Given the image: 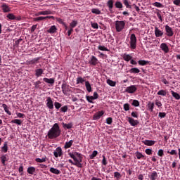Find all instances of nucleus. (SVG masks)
<instances>
[{
    "mask_svg": "<svg viewBox=\"0 0 180 180\" xmlns=\"http://www.w3.org/2000/svg\"><path fill=\"white\" fill-rule=\"evenodd\" d=\"M98 155V152L96 150H94L92 154L89 155L90 160H94L95 157Z\"/></svg>",
    "mask_w": 180,
    "mask_h": 180,
    "instance_id": "48",
    "label": "nucleus"
},
{
    "mask_svg": "<svg viewBox=\"0 0 180 180\" xmlns=\"http://www.w3.org/2000/svg\"><path fill=\"white\" fill-rule=\"evenodd\" d=\"M123 108H124V110L127 112L128 110H130V104L125 103V104H124Z\"/></svg>",
    "mask_w": 180,
    "mask_h": 180,
    "instance_id": "54",
    "label": "nucleus"
},
{
    "mask_svg": "<svg viewBox=\"0 0 180 180\" xmlns=\"http://www.w3.org/2000/svg\"><path fill=\"white\" fill-rule=\"evenodd\" d=\"M85 79L81 77L77 78V84H84Z\"/></svg>",
    "mask_w": 180,
    "mask_h": 180,
    "instance_id": "51",
    "label": "nucleus"
},
{
    "mask_svg": "<svg viewBox=\"0 0 180 180\" xmlns=\"http://www.w3.org/2000/svg\"><path fill=\"white\" fill-rule=\"evenodd\" d=\"M62 92L64 95H67L70 92V86L65 82H63L61 86Z\"/></svg>",
    "mask_w": 180,
    "mask_h": 180,
    "instance_id": "5",
    "label": "nucleus"
},
{
    "mask_svg": "<svg viewBox=\"0 0 180 180\" xmlns=\"http://www.w3.org/2000/svg\"><path fill=\"white\" fill-rule=\"evenodd\" d=\"M128 122L131 126H137V124H139L138 120H136L130 117H128Z\"/></svg>",
    "mask_w": 180,
    "mask_h": 180,
    "instance_id": "16",
    "label": "nucleus"
},
{
    "mask_svg": "<svg viewBox=\"0 0 180 180\" xmlns=\"http://www.w3.org/2000/svg\"><path fill=\"white\" fill-rule=\"evenodd\" d=\"M107 84L110 85V86H116V82L109 79L107 80Z\"/></svg>",
    "mask_w": 180,
    "mask_h": 180,
    "instance_id": "43",
    "label": "nucleus"
},
{
    "mask_svg": "<svg viewBox=\"0 0 180 180\" xmlns=\"http://www.w3.org/2000/svg\"><path fill=\"white\" fill-rule=\"evenodd\" d=\"M124 26H126V22L124 21H116L115 22V29L116 32H120L123 29H124Z\"/></svg>",
    "mask_w": 180,
    "mask_h": 180,
    "instance_id": "3",
    "label": "nucleus"
},
{
    "mask_svg": "<svg viewBox=\"0 0 180 180\" xmlns=\"http://www.w3.org/2000/svg\"><path fill=\"white\" fill-rule=\"evenodd\" d=\"M167 94H168L167 90L162 89L157 93V95H160L161 96H167Z\"/></svg>",
    "mask_w": 180,
    "mask_h": 180,
    "instance_id": "32",
    "label": "nucleus"
},
{
    "mask_svg": "<svg viewBox=\"0 0 180 180\" xmlns=\"http://www.w3.org/2000/svg\"><path fill=\"white\" fill-rule=\"evenodd\" d=\"M115 4L114 0H108L107 1V6L108 7V10L110 11V13H113V5Z\"/></svg>",
    "mask_w": 180,
    "mask_h": 180,
    "instance_id": "11",
    "label": "nucleus"
},
{
    "mask_svg": "<svg viewBox=\"0 0 180 180\" xmlns=\"http://www.w3.org/2000/svg\"><path fill=\"white\" fill-rule=\"evenodd\" d=\"M68 111V105H64L60 108V112H63V113H65V112Z\"/></svg>",
    "mask_w": 180,
    "mask_h": 180,
    "instance_id": "56",
    "label": "nucleus"
},
{
    "mask_svg": "<svg viewBox=\"0 0 180 180\" xmlns=\"http://www.w3.org/2000/svg\"><path fill=\"white\" fill-rule=\"evenodd\" d=\"M57 31V27H56V25H53L50 27V29L48 30V33H56Z\"/></svg>",
    "mask_w": 180,
    "mask_h": 180,
    "instance_id": "36",
    "label": "nucleus"
},
{
    "mask_svg": "<svg viewBox=\"0 0 180 180\" xmlns=\"http://www.w3.org/2000/svg\"><path fill=\"white\" fill-rule=\"evenodd\" d=\"M114 178H116L117 180H120V179L122 178V174H120L119 172H115L114 173Z\"/></svg>",
    "mask_w": 180,
    "mask_h": 180,
    "instance_id": "46",
    "label": "nucleus"
},
{
    "mask_svg": "<svg viewBox=\"0 0 180 180\" xmlns=\"http://www.w3.org/2000/svg\"><path fill=\"white\" fill-rule=\"evenodd\" d=\"M46 19H54V16H46V17H38L34 18V22H41V20H46Z\"/></svg>",
    "mask_w": 180,
    "mask_h": 180,
    "instance_id": "12",
    "label": "nucleus"
},
{
    "mask_svg": "<svg viewBox=\"0 0 180 180\" xmlns=\"http://www.w3.org/2000/svg\"><path fill=\"white\" fill-rule=\"evenodd\" d=\"M49 171L52 174H55V175H60V174H61V172L58 169H56L54 167H51Z\"/></svg>",
    "mask_w": 180,
    "mask_h": 180,
    "instance_id": "21",
    "label": "nucleus"
},
{
    "mask_svg": "<svg viewBox=\"0 0 180 180\" xmlns=\"http://www.w3.org/2000/svg\"><path fill=\"white\" fill-rule=\"evenodd\" d=\"M135 155H136L137 160H141V158H144V155H143V153H140L139 151L135 153Z\"/></svg>",
    "mask_w": 180,
    "mask_h": 180,
    "instance_id": "37",
    "label": "nucleus"
},
{
    "mask_svg": "<svg viewBox=\"0 0 180 180\" xmlns=\"http://www.w3.org/2000/svg\"><path fill=\"white\" fill-rule=\"evenodd\" d=\"M122 58L124 60V61L129 62L131 60V58H133V57L129 54L124 53L122 55Z\"/></svg>",
    "mask_w": 180,
    "mask_h": 180,
    "instance_id": "24",
    "label": "nucleus"
},
{
    "mask_svg": "<svg viewBox=\"0 0 180 180\" xmlns=\"http://www.w3.org/2000/svg\"><path fill=\"white\" fill-rule=\"evenodd\" d=\"M112 122H113V119H112V117H108L107 119H106V123H107V124H112Z\"/></svg>",
    "mask_w": 180,
    "mask_h": 180,
    "instance_id": "59",
    "label": "nucleus"
},
{
    "mask_svg": "<svg viewBox=\"0 0 180 180\" xmlns=\"http://www.w3.org/2000/svg\"><path fill=\"white\" fill-rule=\"evenodd\" d=\"M163 34L164 32L160 30L157 27H155V36H156V37H161Z\"/></svg>",
    "mask_w": 180,
    "mask_h": 180,
    "instance_id": "18",
    "label": "nucleus"
},
{
    "mask_svg": "<svg viewBox=\"0 0 180 180\" xmlns=\"http://www.w3.org/2000/svg\"><path fill=\"white\" fill-rule=\"evenodd\" d=\"M1 153H8V142H4V146L1 148Z\"/></svg>",
    "mask_w": 180,
    "mask_h": 180,
    "instance_id": "25",
    "label": "nucleus"
},
{
    "mask_svg": "<svg viewBox=\"0 0 180 180\" xmlns=\"http://www.w3.org/2000/svg\"><path fill=\"white\" fill-rule=\"evenodd\" d=\"M27 172L30 174V175H36V167H29L27 169Z\"/></svg>",
    "mask_w": 180,
    "mask_h": 180,
    "instance_id": "17",
    "label": "nucleus"
},
{
    "mask_svg": "<svg viewBox=\"0 0 180 180\" xmlns=\"http://www.w3.org/2000/svg\"><path fill=\"white\" fill-rule=\"evenodd\" d=\"M165 29L167 36H168L169 37H172V36H174V31L172 30V28L171 27H169L168 25H166L165 26Z\"/></svg>",
    "mask_w": 180,
    "mask_h": 180,
    "instance_id": "6",
    "label": "nucleus"
},
{
    "mask_svg": "<svg viewBox=\"0 0 180 180\" xmlns=\"http://www.w3.org/2000/svg\"><path fill=\"white\" fill-rule=\"evenodd\" d=\"M137 91V87L136 85H131L126 88L125 92H127V94H134Z\"/></svg>",
    "mask_w": 180,
    "mask_h": 180,
    "instance_id": "8",
    "label": "nucleus"
},
{
    "mask_svg": "<svg viewBox=\"0 0 180 180\" xmlns=\"http://www.w3.org/2000/svg\"><path fill=\"white\" fill-rule=\"evenodd\" d=\"M130 47L132 50H135L137 47V38L134 34H131L130 37Z\"/></svg>",
    "mask_w": 180,
    "mask_h": 180,
    "instance_id": "4",
    "label": "nucleus"
},
{
    "mask_svg": "<svg viewBox=\"0 0 180 180\" xmlns=\"http://www.w3.org/2000/svg\"><path fill=\"white\" fill-rule=\"evenodd\" d=\"M61 136V129L58 123H55L53 127L49 130L47 136L51 140L57 139Z\"/></svg>",
    "mask_w": 180,
    "mask_h": 180,
    "instance_id": "2",
    "label": "nucleus"
},
{
    "mask_svg": "<svg viewBox=\"0 0 180 180\" xmlns=\"http://www.w3.org/2000/svg\"><path fill=\"white\" fill-rule=\"evenodd\" d=\"M165 116H167L166 112H159V117H160V119H164Z\"/></svg>",
    "mask_w": 180,
    "mask_h": 180,
    "instance_id": "63",
    "label": "nucleus"
},
{
    "mask_svg": "<svg viewBox=\"0 0 180 180\" xmlns=\"http://www.w3.org/2000/svg\"><path fill=\"white\" fill-rule=\"evenodd\" d=\"M98 49L101 50V51H109V49H108V48H106L105 46H98Z\"/></svg>",
    "mask_w": 180,
    "mask_h": 180,
    "instance_id": "50",
    "label": "nucleus"
},
{
    "mask_svg": "<svg viewBox=\"0 0 180 180\" xmlns=\"http://www.w3.org/2000/svg\"><path fill=\"white\" fill-rule=\"evenodd\" d=\"M86 99L89 102V103H94V96H86Z\"/></svg>",
    "mask_w": 180,
    "mask_h": 180,
    "instance_id": "38",
    "label": "nucleus"
},
{
    "mask_svg": "<svg viewBox=\"0 0 180 180\" xmlns=\"http://www.w3.org/2000/svg\"><path fill=\"white\" fill-rule=\"evenodd\" d=\"M131 116L132 117H135V119H138L139 118V112H134V111H133L131 113Z\"/></svg>",
    "mask_w": 180,
    "mask_h": 180,
    "instance_id": "57",
    "label": "nucleus"
},
{
    "mask_svg": "<svg viewBox=\"0 0 180 180\" xmlns=\"http://www.w3.org/2000/svg\"><path fill=\"white\" fill-rule=\"evenodd\" d=\"M77 25H78V21L72 20L70 24V27L71 29H74V27H76Z\"/></svg>",
    "mask_w": 180,
    "mask_h": 180,
    "instance_id": "40",
    "label": "nucleus"
},
{
    "mask_svg": "<svg viewBox=\"0 0 180 180\" xmlns=\"http://www.w3.org/2000/svg\"><path fill=\"white\" fill-rule=\"evenodd\" d=\"M7 18L10 20H22V17H20V16L16 17V16H15V15H13V13H8L7 15Z\"/></svg>",
    "mask_w": 180,
    "mask_h": 180,
    "instance_id": "10",
    "label": "nucleus"
},
{
    "mask_svg": "<svg viewBox=\"0 0 180 180\" xmlns=\"http://www.w3.org/2000/svg\"><path fill=\"white\" fill-rule=\"evenodd\" d=\"M142 143H143V144H145V146H154V144H155L156 141H151V140H145V141H143Z\"/></svg>",
    "mask_w": 180,
    "mask_h": 180,
    "instance_id": "20",
    "label": "nucleus"
},
{
    "mask_svg": "<svg viewBox=\"0 0 180 180\" xmlns=\"http://www.w3.org/2000/svg\"><path fill=\"white\" fill-rule=\"evenodd\" d=\"M91 12L95 15H101V11L98 8H92Z\"/></svg>",
    "mask_w": 180,
    "mask_h": 180,
    "instance_id": "52",
    "label": "nucleus"
},
{
    "mask_svg": "<svg viewBox=\"0 0 180 180\" xmlns=\"http://www.w3.org/2000/svg\"><path fill=\"white\" fill-rule=\"evenodd\" d=\"M98 58H96V57H95L94 56H92L90 58V60H89V64H90V65H96V64H98Z\"/></svg>",
    "mask_w": 180,
    "mask_h": 180,
    "instance_id": "13",
    "label": "nucleus"
},
{
    "mask_svg": "<svg viewBox=\"0 0 180 180\" xmlns=\"http://www.w3.org/2000/svg\"><path fill=\"white\" fill-rule=\"evenodd\" d=\"M85 86L88 92H92V86H91V83L89 81L85 82Z\"/></svg>",
    "mask_w": 180,
    "mask_h": 180,
    "instance_id": "27",
    "label": "nucleus"
},
{
    "mask_svg": "<svg viewBox=\"0 0 180 180\" xmlns=\"http://www.w3.org/2000/svg\"><path fill=\"white\" fill-rule=\"evenodd\" d=\"M1 8L4 13H8L11 12V8L9 7V6H8V4H6V3H4L1 5Z\"/></svg>",
    "mask_w": 180,
    "mask_h": 180,
    "instance_id": "14",
    "label": "nucleus"
},
{
    "mask_svg": "<svg viewBox=\"0 0 180 180\" xmlns=\"http://www.w3.org/2000/svg\"><path fill=\"white\" fill-rule=\"evenodd\" d=\"M40 15H51V11H39V13H37L36 15L39 16Z\"/></svg>",
    "mask_w": 180,
    "mask_h": 180,
    "instance_id": "33",
    "label": "nucleus"
},
{
    "mask_svg": "<svg viewBox=\"0 0 180 180\" xmlns=\"http://www.w3.org/2000/svg\"><path fill=\"white\" fill-rule=\"evenodd\" d=\"M43 81L44 82H46V84H50L51 85H53L54 84V82H56V80L54 79V78H47V77H44L43 79Z\"/></svg>",
    "mask_w": 180,
    "mask_h": 180,
    "instance_id": "19",
    "label": "nucleus"
},
{
    "mask_svg": "<svg viewBox=\"0 0 180 180\" xmlns=\"http://www.w3.org/2000/svg\"><path fill=\"white\" fill-rule=\"evenodd\" d=\"M148 63H149L148 61L144 60H140L138 61V63L139 64V65H142V66L147 65Z\"/></svg>",
    "mask_w": 180,
    "mask_h": 180,
    "instance_id": "42",
    "label": "nucleus"
},
{
    "mask_svg": "<svg viewBox=\"0 0 180 180\" xmlns=\"http://www.w3.org/2000/svg\"><path fill=\"white\" fill-rule=\"evenodd\" d=\"M54 106H55L56 109L58 110V109H60V108H61L62 105H61V103H60L58 102H55Z\"/></svg>",
    "mask_w": 180,
    "mask_h": 180,
    "instance_id": "58",
    "label": "nucleus"
},
{
    "mask_svg": "<svg viewBox=\"0 0 180 180\" xmlns=\"http://www.w3.org/2000/svg\"><path fill=\"white\" fill-rule=\"evenodd\" d=\"M1 163L3 164V165H6V162L7 161L6 155H2L1 157Z\"/></svg>",
    "mask_w": 180,
    "mask_h": 180,
    "instance_id": "47",
    "label": "nucleus"
},
{
    "mask_svg": "<svg viewBox=\"0 0 180 180\" xmlns=\"http://www.w3.org/2000/svg\"><path fill=\"white\" fill-rule=\"evenodd\" d=\"M149 178L151 180H155L157 179V178H158V174H157V172H153Z\"/></svg>",
    "mask_w": 180,
    "mask_h": 180,
    "instance_id": "29",
    "label": "nucleus"
},
{
    "mask_svg": "<svg viewBox=\"0 0 180 180\" xmlns=\"http://www.w3.org/2000/svg\"><path fill=\"white\" fill-rule=\"evenodd\" d=\"M46 158H42L41 159L38 158L35 159L36 162H39V163L46 162Z\"/></svg>",
    "mask_w": 180,
    "mask_h": 180,
    "instance_id": "53",
    "label": "nucleus"
},
{
    "mask_svg": "<svg viewBox=\"0 0 180 180\" xmlns=\"http://www.w3.org/2000/svg\"><path fill=\"white\" fill-rule=\"evenodd\" d=\"M173 4H174V5H176V6H180V0H174V1H173Z\"/></svg>",
    "mask_w": 180,
    "mask_h": 180,
    "instance_id": "64",
    "label": "nucleus"
},
{
    "mask_svg": "<svg viewBox=\"0 0 180 180\" xmlns=\"http://www.w3.org/2000/svg\"><path fill=\"white\" fill-rule=\"evenodd\" d=\"M130 74H139L140 72V69L137 68H133L129 70Z\"/></svg>",
    "mask_w": 180,
    "mask_h": 180,
    "instance_id": "30",
    "label": "nucleus"
},
{
    "mask_svg": "<svg viewBox=\"0 0 180 180\" xmlns=\"http://www.w3.org/2000/svg\"><path fill=\"white\" fill-rule=\"evenodd\" d=\"M73 143V140H70L68 142H65L64 148H65V150H67V148H71V146H72Z\"/></svg>",
    "mask_w": 180,
    "mask_h": 180,
    "instance_id": "26",
    "label": "nucleus"
},
{
    "mask_svg": "<svg viewBox=\"0 0 180 180\" xmlns=\"http://www.w3.org/2000/svg\"><path fill=\"white\" fill-rule=\"evenodd\" d=\"M102 164L103 165H108V160H106L105 155H103Z\"/></svg>",
    "mask_w": 180,
    "mask_h": 180,
    "instance_id": "60",
    "label": "nucleus"
},
{
    "mask_svg": "<svg viewBox=\"0 0 180 180\" xmlns=\"http://www.w3.org/2000/svg\"><path fill=\"white\" fill-rule=\"evenodd\" d=\"M40 60V58L38 57V58H34V59L30 60L28 62V64L30 65H33V64H37V63H39V60Z\"/></svg>",
    "mask_w": 180,
    "mask_h": 180,
    "instance_id": "31",
    "label": "nucleus"
},
{
    "mask_svg": "<svg viewBox=\"0 0 180 180\" xmlns=\"http://www.w3.org/2000/svg\"><path fill=\"white\" fill-rule=\"evenodd\" d=\"M160 49L165 53H169V48L168 47V45H167V44H165V43H162L160 44Z\"/></svg>",
    "mask_w": 180,
    "mask_h": 180,
    "instance_id": "15",
    "label": "nucleus"
},
{
    "mask_svg": "<svg viewBox=\"0 0 180 180\" xmlns=\"http://www.w3.org/2000/svg\"><path fill=\"white\" fill-rule=\"evenodd\" d=\"M46 106L48 109H50L51 110L54 109V104L53 103V99H51V97H48L46 98Z\"/></svg>",
    "mask_w": 180,
    "mask_h": 180,
    "instance_id": "7",
    "label": "nucleus"
},
{
    "mask_svg": "<svg viewBox=\"0 0 180 180\" xmlns=\"http://www.w3.org/2000/svg\"><path fill=\"white\" fill-rule=\"evenodd\" d=\"M123 4L124 5H125L126 8H128L129 9H131V5H130L129 0H124Z\"/></svg>",
    "mask_w": 180,
    "mask_h": 180,
    "instance_id": "44",
    "label": "nucleus"
},
{
    "mask_svg": "<svg viewBox=\"0 0 180 180\" xmlns=\"http://www.w3.org/2000/svg\"><path fill=\"white\" fill-rule=\"evenodd\" d=\"M53 155L56 158H58V157H62L63 155V149L61 147H58L56 150L53 152Z\"/></svg>",
    "mask_w": 180,
    "mask_h": 180,
    "instance_id": "9",
    "label": "nucleus"
},
{
    "mask_svg": "<svg viewBox=\"0 0 180 180\" xmlns=\"http://www.w3.org/2000/svg\"><path fill=\"white\" fill-rule=\"evenodd\" d=\"M40 84H41V82L40 80H38L34 83V85L37 89H39V88H40Z\"/></svg>",
    "mask_w": 180,
    "mask_h": 180,
    "instance_id": "55",
    "label": "nucleus"
},
{
    "mask_svg": "<svg viewBox=\"0 0 180 180\" xmlns=\"http://www.w3.org/2000/svg\"><path fill=\"white\" fill-rule=\"evenodd\" d=\"M131 105L132 106H135V108H137L140 106V102H139V101L137 100H133Z\"/></svg>",
    "mask_w": 180,
    "mask_h": 180,
    "instance_id": "49",
    "label": "nucleus"
},
{
    "mask_svg": "<svg viewBox=\"0 0 180 180\" xmlns=\"http://www.w3.org/2000/svg\"><path fill=\"white\" fill-rule=\"evenodd\" d=\"M63 129H72V124H65L64 122L62 123Z\"/></svg>",
    "mask_w": 180,
    "mask_h": 180,
    "instance_id": "39",
    "label": "nucleus"
},
{
    "mask_svg": "<svg viewBox=\"0 0 180 180\" xmlns=\"http://www.w3.org/2000/svg\"><path fill=\"white\" fill-rule=\"evenodd\" d=\"M115 6L117 8V9H122L123 8V4L117 1L115 3Z\"/></svg>",
    "mask_w": 180,
    "mask_h": 180,
    "instance_id": "35",
    "label": "nucleus"
},
{
    "mask_svg": "<svg viewBox=\"0 0 180 180\" xmlns=\"http://www.w3.org/2000/svg\"><path fill=\"white\" fill-rule=\"evenodd\" d=\"M2 108L7 115H9V116H11V115H12V112H11V111H9V108H8V105L6 104H3Z\"/></svg>",
    "mask_w": 180,
    "mask_h": 180,
    "instance_id": "28",
    "label": "nucleus"
},
{
    "mask_svg": "<svg viewBox=\"0 0 180 180\" xmlns=\"http://www.w3.org/2000/svg\"><path fill=\"white\" fill-rule=\"evenodd\" d=\"M91 27H93V29H99V26L96 22H91Z\"/></svg>",
    "mask_w": 180,
    "mask_h": 180,
    "instance_id": "62",
    "label": "nucleus"
},
{
    "mask_svg": "<svg viewBox=\"0 0 180 180\" xmlns=\"http://www.w3.org/2000/svg\"><path fill=\"white\" fill-rule=\"evenodd\" d=\"M105 112L103 111H100L98 112H97V115H95V117L96 120L98 119H101V117H102V116H103V114Z\"/></svg>",
    "mask_w": 180,
    "mask_h": 180,
    "instance_id": "45",
    "label": "nucleus"
},
{
    "mask_svg": "<svg viewBox=\"0 0 180 180\" xmlns=\"http://www.w3.org/2000/svg\"><path fill=\"white\" fill-rule=\"evenodd\" d=\"M171 94H172L173 98L176 99V101H179L180 96H179V94L178 93H176V92H175L174 91H171Z\"/></svg>",
    "mask_w": 180,
    "mask_h": 180,
    "instance_id": "34",
    "label": "nucleus"
},
{
    "mask_svg": "<svg viewBox=\"0 0 180 180\" xmlns=\"http://www.w3.org/2000/svg\"><path fill=\"white\" fill-rule=\"evenodd\" d=\"M22 120H18V119H15V120H13L11 121V123H14L15 124H18V126H20L22 124Z\"/></svg>",
    "mask_w": 180,
    "mask_h": 180,
    "instance_id": "41",
    "label": "nucleus"
},
{
    "mask_svg": "<svg viewBox=\"0 0 180 180\" xmlns=\"http://www.w3.org/2000/svg\"><path fill=\"white\" fill-rule=\"evenodd\" d=\"M43 72H44L43 69L41 68L37 69L35 70V76H37L39 78V77H41V75H43Z\"/></svg>",
    "mask_w": 180,
    "mask_h": 180,
    "instance_id": "23",
    "label": "nucleus"
},
{
    "mask_svg": "<svg viewBox=\"0 0 180 180\" xmlns=\"http://www.w3.org/2000/svg\"><path fill=\"white\" fill-rule=\"evenodd\" d=\"M158 155H159V157H163L164 156V150L160 149L158 152Z\"/></svg>",
    "mask_w": 180,
    "mask_h": 180,
    "instance_id": "61",
    "label": "nucleus"
},
{
    "mask_svg": "<svg viewBox=\"0 0 180 180\" xmlns=\"http://www.w3.org/2000/svg\"><path fill=\"white\" fill-rule=\"evenodd\" d=\"M154 106H155L154 103H152L150 101L147 104V110H149V112H153L154 110Z\"/></svg>",
    "mask_w": 180,
    "mask_h": 180,
    "instance_id": "22",
    "label": "nucleus"
},
{
    "mask_svg": "<svg viewBox=\"0 0 180 180\" xmlns=\"http://www.w3.org/2000/svg\"><path fill=\"white\" fill-rule=\"evenodd\" d=\"M68 155L75 161L74 162L72 160L69 159L68 162H70V164L75 165L77 168H82V155L81 153L78 152H70Z\"/></svg>",
    "mask_w": 180,
    "mask_h": 180,
    "instance_id": "1",
    "label": "nucleus"
}]
</instances>
